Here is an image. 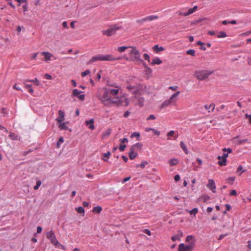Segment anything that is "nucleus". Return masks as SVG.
<instances>
[{"mask_svg": "<svg viewBox=\"0 0 251 251\" xmlns=\"http://www.w3.org/2000/svg\"><path fill=\"white\" fill-rule=\"evenodd\" d=\"M108 86L109 87L104 89L99 94V100L105 105H111L112 104L119 105L121 100L117 96L121 87L116 83L108 84Z\"/></svg>", "mask_w": 251, "mask_h": 251, "instance_id": "nucleus-1", "label": "nucleus"}, {"mask_svg": "<svg viewBox=\"0 0 251 251\" xmlns=\"http://www.w3.org/2000/svg\"><path fill=\"white\" fill-rule=\"evenodd\" d=\"M127 89L130 91L134 95V98H138V96H141L146 93V86L143 84H138L134 86L130 85L126 86Z\"/></svg>", "mask_w": 251, "mask_h": 251, "instance_id": "nucleus-2", "label": "nucleus"}, {"mask_svg": "<svg viewBox=\"0 0 251 251\" xmlns=\"http://www.w3.org/2000/svg\"><path fill=\"white\" fill-rule=\"evenodd\" d=\"M120 58H115L111 54H98L92 57L88 62L87 64H90L94 62L98 61H112L120 59Z\"/></svg>", "mask_w": 251, "mask_h": 251, "instance_id": "nucleus-3", "label": "nucleus"}, {"mask_svg": "<svg viewBox=\"0 0 251 251\" xmlns=\"http://www.w3.org/2000/svg\"><path fill=\"white\" fill-rule=\"evenodd\" d=\"M129 48H130V50L129 52V60L137 63L143 62L141 58V55L138 50L133 47H130Z\"/></svg>", "mask_w": 251, "mask_h": 251, "instance_id": "nucleus-4", "label": "nucleus"}, {"mask_svg": "<svg viewBox=\"0 0 251 251\" xmlns=\"http://www.w3.org/2000/svg\"><path fill=\"white\" fill-rule=\"evenodd\" d=\"M213 72L210 70H197L195 72L194 75L200 81H202L207 78Z\"/></svg>", "mask_w": 251, "mask_h": 251, "instance_id": "nucleus-5", "label": "nucleus"}, {"mask_svg": "<svg viewBox=\"0 0 251 251\" xmlns=\"http://www.w3.org/2000/svg\"><path fill=\"white\" fill-rule=\"evenodd\" d=\"M195 241L191 242L188 245H186L183 243L179 245L178 251H192L195 246Z\"/></svg>", "mask_w": 251, "mask_h": 251, "instance_id": "nucleus-6", "label": "nucleus"}, {"mask_svg": "<svg viewBox=\"0 0 251 251\" xmlns=\"http://www.w3.org/2000/svg\"><path fill=\"white\" fill-rule=\"evenodd\" d=\"M47 238L49 239L50 242L55 246H57L58 241L56 239L54 233L52 230H50L47 233Z\"/></svg>", "mask_w": 251, "mask_h": 251, "instance_id": "nucleus-7", "label": "nucleus"}, {"mask_svg": "<svg viewBox=\"0 0 251 251\" xmlns=\"http://www.w3.org/2000/svg\"><path fill=\"white\" fill-rule=\"evenodd\" d=\"M119 29L118 27H112L106 30H103L102 32L103 34L108 36H111L115 34L116 31Z\"/></svg>", "mask_w": 251, "mask_h": 251, "instance_id": "nucleus-8", "label": "nucleus"}, {"mask_svg": "<svg viewBox=\"0 0 251 251\" xmlns=\"http://www.w3.org/2000/svg\"><path fill=\"white\" fill-rule=\"evenodd\" d=\"M197 6H195L193 8L189 9L187 12H184L182 11H179L177 12V13L179 16H187L195 12L197 10Z\"/></svg>", "mask_w": 251, "mask_h": 251, "instance_id": "nucleus-9", "label": "nucleus"}, {"mask_svg": "<svg viewBox=\"0 0 251 251\" xmlns=\"http://www.w3.org/2000/svg\"><path fill=\"white\" fill-rule=\"evenodd\" d=\"M42 55L44 56V60L46 62H49L51 60V58H53L54 60L56 59V58L54 55L48 51H43L41 52Z\"/></svg>", "mask_w": 251, "mask_h": 251, "instance_id": "nucleus-10", "label": "nucleus"}, {"mask_svg": "<svg viewBox=\"0 0 251 251\" xmlns=\"http://www.w3.org/2000/svg\"><path fill=\"white\" fill-rule=\"evenodd\" d=\"M82 92L77 89H74L73 91L72 96L77 97L81 100H83L85 98L84 95H80Z\"/></svg>", "mask_w": 251, "mask_h": 251, "instance_id": "nucleus-11", "label": "nucleus"}, {"mask_svg": "<svg viewBox=\"0 0 251 251\" xmlns=\"http://www.w3.org/2000/svg\"><path fill=\"white\" fill-rule=\"evenodd\" d=\"M207 187L210 189L212 192L215 193L216 191V185L215 182L213 179H210L208 180V183L207 185Z\"/></svg>", "mask_w": 251, "mask_h": 251, "instance_id": "nucleus-12", "label": "nucleus"}, {"mask_svg": "<svg viewBox=\"0 0 251 251\" xmlns=\"http://www.w3.org/2000/svg\"><path fill=\"white\" fill-rule=\"evenodd\" d=\"M180 92L177 91L176 93L173 94L170 98L168 100L170 104L176 102L177 100L176 98L179 95Z\"/></svg>", "mask_w": 251, "mask_h": 251, "instance_id": "nucleus-13", "label": "nucleus"}, {"mask_svg": "<svg viewBox=\"0 0 251 251\" xmlns=\"http://www.w3.org/2000/svg\"><path fill=\"white\" fill-rule=\"evenodd\" d=\"M58 113V117L56 119V120L58 123H61L62 121L64 120L65 113L62 110H59Z\"/></svg>", "mask_w": 251, "mask_h": 251, "instance_id": "nucleus-14", "label": "nucleus"}, {"mask_svg": "<svg viewBox=\"0 0 251 251\" xmlns=\"http://www.w3.org/2000/svg\"><path fill=\"white\" fill-rule=\"evenodd\" d=\"M94 124V120L93 119H91V120H90L89 121H85L86 125L88 126V128L92 130H94L95 128Z\"/></svg>", "mask_w": 251, "mask_h": 251, "instance_id": "nucleus-15", "label": "nucleus"}, {"mask_svg": "<svg viewBox=\"0 0 251 251\" xmlns=\"http://www.w3.org/2000/svg\"><path fill=\"white\" fill-rule=\"evenodd\" d=\"M215 104L214 103H211L210 105L205 104L204 105V108L206 109L208 112L213 111L215 109Z\"/></svg>", "mask_w": 251, "mask_h": 251, "instance_id": "nucleus-16", "label": "nucleus"}, {"mask_svg": "<svg viewBox=\"0 0 251 251\" xmlns=\"http://www.w3.org/2000/svg\"><path fill=\"white\" fill-rule=\"evenodd\" d=\"M134 150H133V148L130 149V151L129 152V157L131 160L134 159L137 156V153L135 152Z\"/></svg>", "mask_w": 251, "mask_h": 251, "instance_id": "nucleus-17", "label": "nucleus"}, {"mask_svg": "<svg viewBox=\"0 0 251 251\" xmlns=\"http://www.w3.org/2000/svg\"><path fill=\"white\" fill-rule=\"evenodd\" d=\"M137 100V104L142 107L144 105L145 100L143 98L141 97L140 96H138V98H134Z\"/></svg>", "mask_w": 251, "mask_h": 251, "instance_id": "nucleus-18", "label": "nucleus"}, {"mask_svg": "<svg viewBox=\"0 0 251 251\" xmlns=\"http://www.w3.org/2000/svg\"><path fill=\"white\" fill-rule=\"evenodd\" d=\"M239 136H237L236 137H235L234 138H233V140H235V143L237 144V145H241L243 143H246V142H247L248 140V139H243V140H236L238 138Z\"/></svg>", "mask_w": 251, "mask_h": 251, "instance_id": "nucleus-19", "label": "nucleus"}, {"mask_svg": "<svg viewBox=\"0 0 251 251\" xmlns=\"http://www.w3.org/2000/svg\"><path fill=\"white\" fill-rule=\"evenodd\" d=\"M9 137L12 140H19L20 139V137L13 132H10L9 133Z\"/></svg>", "mask_w": 251, "mask_h": 251, "instance_id": "nucleus-20", "label": "nucleus"}, {"mask_svg": "<svg viewBox=\"0 0 251 251\" xmlns=\"http://www.w3.org/2000/svg\"><path fill=\"white\" fill-rule=\"evenodd\" d=\"M120 99L121 100V102L119 104H122L126 106H127L129 105V100L127 98H124L123 100H122V98H120Z\"/></svg>", "mask_w": 251, "mask_h": 251, "instance_id": "nucleus-21", "label": "nucleus"}, {"mask_svg": "<svg viewBox=\"0 0 251 251\" xmlns=\"http://www.w3.org/2000/svg\"><path fill=\"white\" fill-rule=\"evenodd\" d=\"M142 144L141 143H137L134 145H133L130 148H133V150H140L142 147Z\"/></svg>", "mask_w": 251, "mask_h": 251, "instance_id": "nucleus-22", "label": "nucleus"}, {"mask_svg": "<svg viewBox=\"0 0 251 251\" xmlns=\"http://www.w3.org/2000/svg\"><path fill=\"white\" fill-rule=\"evenodd\" d=\"M178 163V161L176 158L170 159L169 160V163L170 166H174L176 165Z\"/></svg>", "mask_w": 251, "mask_h": 251, "instance_id": "nucleus-23", "label": "nucleus"}, {"mask_svg": "<svg viewBox=\"0 0 251 251\" xmlns=\"http://www.w3.org/2000/svg\"><path fill=\"white\" fill-rule=\"evenodd\" d=\"M216 36L218 38H225V37H226L227 36V35H226V33L225 32H224V31L218 32L217 31V33L216 34Z\"/></svg>", "mask_w": 251, "mask_h": 251, "instance_id": "nucleus-24", "label": "nucleus"}, {"mask_svg": "<svg viewBox=\"0 0 251 251\" xmlns=\"http://www.w3.org/2000/svg\"><path fill=\"white\" fill-rule=\"evenodd\" d=\"M60 124L58 125V127L60 130H67L68 129V127L66 126V123H59Z\"/></svg>", "mask_w": 251, "mask_h": 251, "instance_id": "nucleus-25", "label": "nucleus"}, {"mask_svg": "<svg viewBox=\"0 0 251 251\" xmlns=\"http://www.w3.org/2000/svg\"><path fill=\"white\" fill-rule=\"evenodd\" d=\"M153 50L156 52L158 53L161 51L164 50V49L162 47H159L158 45H155L153 47Z\"/></svg>", "mask_w": 251, "mask_h": 251, "instance_id": "nucleus-26", "label": "nucleus"}, {"mask_svg": "<svg viewBox=\"0 0 251 251\" xmlns=\"http://www.w3.org/2000/svg\"><path fill=\"white\" fill-rule=\"evenodd\" d=\"M147 21H151L154 20H156L158 18V16L157 15H151L146 17Z\"/></svg>", "mask_w": 251, "mask_h": 251, "instance_id": "nucleus-27", "label": "nucleus"}, {"mask_svg": "<svg viewBox=\"0 0 251 251\" xmlns=\"http://www.w3.org/2000/svg\"><path fill=\"white\" fill-rule=\"evenodd\" d=\"M162 62V61L158 57H156L155 58L152 60V62H151V64L152 65H159L161 64Z\"/></svg>", "mask_w": 251, "mask_h": 251, "instance_id": "nucleus-28", "label": "nucleus"}, {"mask_svg": "<svg viewBox=\"0 0 251 251\" xmlns=\"http://www.w3.org/2000/svg\"><path fill=\"white\" fill-rule=\"evenodd\" d=\"M102 210L101 207L100 206H95L93 209V212L95 213H100Z\"/></svg>", "mask_w": 251, "mask_h": 251, "instance_id": "nucleus-29", "label": "nucleus"}, {"mask_svg": "<svg viewBox=\"0 0 251 251\" xmlns=\"http://www.w3.org/2000/svg\"><path fill=\"white\" fill-rule=\"evenodd\" d=\"M111 132V129H108L102 133V137L103 138H104L105 137H107L109 136Z\"/></svg>", "mask_w": 251, "mask_h": 251, "instance_id": "nucleus-30", "label": "nucleus"}, {"mask_svg": "<svg viewBox=\"0 0 251 251\" xmlns=\"http://www.w3.org/2000/svg\"><path fill=\"white\" fill-rule=\"evenodd\" d=\"M111 155V152L110 151H107L106 153H105L103 154V158H102L103 160L104 161H107V159Z\"/></svg>", "mask_w": 251, "mask_h": 251, "instance_id": "nucleus-31", "label": "nucleus"}, {"mask_svg": "<svg viewBox=\"0 0 251 251\" xmlns=\"http://www.w3.org/2000/svg\"><path fill=\"white\" fill-rule=\"evenodd\" d=\"M171 104L168 100H165L160 105V108L162 109L165 107H167Z\"/></svg>", "mask_w": 251, "mask_h": 251, "instance_id": "nucleus-32", "label": "nucleus"}, {"mask_svg": "<svg viewBox=\"0 0 251 251\" xmlns=\"http://www.w3.org/2000/svg\"><path fill=\"white\" fill-rule=\"evenodd\" d=\"M180 147L182 148L183 151L185 152V153H188V150L186 148L185 144L183 142H181L180 144Z\"/></svg>", "mask_w": 251, "mask_h": 251, "instance_id": "nucleus-33", "label": "nucleus"}, {"mask_svg": "<svg viewBox=\"0 0 251 251\" xmlns=\"http://www.w3.org/2000/svg\"><path fill=\"white\" fill-rule=\"evenodd\" d=\"M26 81L34 82L36 85H39L41 84L39 80L37 78H35L34 79H26Z\"/></svg>", "mask_w": 251, "mask_h": 251, "instance_id": "nucleus-34", "label": "nucleus"}, {"mask_svg": "<svg viewBox=\"0 0 251 251\" xmlns=\"http://www.w3.org/2000/svg\"><path fill=\"white\" fill-rule=\"evenodd\" d=\"M226 159L225 158H222V160H219L218 162V164L221 166H226Z\"/></svg>", "mask_w": 251, "mask_h": 251, "instance_id": "nucleus-35", "label": "nucleus"}, {"mask_svg": "<svg viewBox=\"0 0 251 251\" xmlns=\"http://www.w3.org/2000/svg\"><path fill=\"white\" fill-rule=\"evenodd\" d=\"M130 47H125V46H123V47H118V49H117V50L120 52H124L126 50V49H127V48H129Z\"/></svg>", "mask_w": 251, "mask_h": 251, "instance_id": "nucleus-36", "label": "nucleus"}, {"mask_svg": "<svg viewBox=\"0 0 251 251\" xmlns=\"http://www.w3.org/2000/svg\"><path fill=\"white\" fill-rule=\"evenodd\" d=\"M75 210L78 213H84V209L82 207L79 206L78 207H77L75 208Z\"/></svg>", "mask_w": 251, "mask_h": 251, "instance_id": "nucleus-37", "label": "nucleus"}, {"mask_svg": "<svg viewBox=\"0 0 251 251\" xmlns=\"http://www.w3.org/2000/svg\"><path fill=\"white\" fill-rule=\"evenodd\" d=\"M235 177L234 176L229 177L227 179V182L230 184H232L234 181Z\"/></svg>", "mask_w": 251, "mask_h": 251, "instance_id": "nucleus-38", "label": "nucleus"}, {"mask_svg": "<svg viewBox=\"0 0 251 251\" xmlns=\"http://www.w3.org/2000/svg\"><path fill=\"white\" fill-rule=\"evenodd\" d=\"M148 162L147 161H143L140 164L137 165L136 166L137 167H141L142 168H144L146 167V166L148 164Z\"/></svg>", "mask_w": 251, "mask_h": 251, "instance_id": "nucleus-39", "label": "nucleus"}, {"mask_svg": "<svg viewBox=\"0 0 251 251\" xmlns=\"http://www.w3.org/2000/svg\"><path fill=\"white\" fill-rule=\"evenodd\" d=\"M0 112L3 116H5L8 114V110L5 108H2L1 109Z\"/></svg>", "mask_w": 251, "mask_h": 251, "instance_id": "nucleus-40", "label": "nucleus"}, {"mask_svg": "<svg viewBox=\"0 0 251 251\" xmlns=\"http://www.w3.org/2000/svg\"><path fill=\"white\" fill-rule=\"evenodd\" d=\"M186 53L187 54L191 55L192 56H195V50L192 49H190L186 51Z\"/></svg>", "mask_w": 251, "mask_h": 251, "instance_id": "nucleus-41", "label": "nucleus"}, {"mask_svg": "<svg viewBox=\"0 0 251 251\" xmlns=\"http://www.w3.org/2000/svg\"><path fill=\"white\" fill-rule=\"evenodd\" d=\"M194 239V237L192 235H188L185 239L186 242H190L191 241L193 240Z\"/></svg>", "mask_w": 251, "mask_h": 251, "instance_id": "nucleus-42", "label": "nucleus"}, {"mask_svg": "<svg viewBox=\"0 0 251 251\" xmlns=\"http://www.w3.org/2000/svg\"><path fill=\"white\" fill-rule=\"evenodd\" d=\"M145 22H147L146 17L136 20V23L139 24H142Z\"/></svg>", "mask_w": 251, "mask_h": 251, "instance_id": "nucleus-43", "label": "nucleus"}, {"mask_svg": "<svg viewBox=\"0 0 251 251\" xmlns=\"http://www.w3.org/2000/svg\"><path fill=\"white\" fill-rule=\"evenodd\" d=\"M171 239L173 241H176V240H180V236H179L178 234H176L175 236H173L171 238Z\"/></svg>", "mask_w": 251, "mask_h": 251, "instance_id": "nucleus-44", "label": "nucleus"}, {"mask_svg": "<svg viewBox=\"0 0 251 251\" xmlns=\"http://www.w3.org/2000/svg\"><path fill=\"white\" fill-rule=\"evenodd\" d=\"M136 137L137 138V140H139V138L140 137V133H138V132H133L132 133L131 135V137Z\"/></svg>", "mask_w": 251, "mask_h": 251, "instance_id": "nucleus-45", "label": "nucleus"}, {"mask_svg": "<svg viewBox=\"0 0 251 251\" xmlns=\"http://www.w3.org/2000/svg\"><path fill=\"white\" fill-rule=\"evenodd\" d=\"M198 212V209L197 208H195L193 209L192 210H191L189 213L190 214L192 215H196Z\"/></svg>", "mask_w": 251, "mask_h": 251, "instance_id": "nucleus-46", "label": "nucleus"}, {"mask_svg": "<svg viewBox=\"0 0 251 251\" xmlns=\"http://www.w3.org/2000/svg\"><path fill=\"white\" fill-rule=\"evenodd\" d=\"M41 184V182L40 180H38L36 182V185L34 187V189L35 190H37L39 189V187L40 186Z\"/></svg>", "mask_w": 251, "mask_h": 251, "instance_id": "nucleus-47", "label": "nucleus"}, {"mask_svg": "<svg viewBox=\"0 0 251 251\" xmlns=\"http://www.w3.org/2000/svg\"><path fill=\"white\" fill-rule=\"evenodd\" d=\"M175 132L174 130H171L170 132H169L167 133V136H168V137L173 136L175 135ZM169 139H170V138L168 137V140H169Z\"/></svg>", "mask_w": 251, "mask_h": 251, "instance_id": "nucleus-48", "label": "nucleus"}, {"mask_svg": "<svg viewBox=\"0 0 251 251\" xmlns=\"http://www.w3.org/2000/svg\"><path fill=\"white\" fill-rule=\"evenodd\" d=\"M90 73V71L87 70H86L84 72H82L81 73V76L82 77H84L86 75H87L89 74Z\"/></svg>", "mask_w": 251, "mask_h": 251, "instance_id": "nucleus-49", "label": "nucleus"}, {"mask_svg": "<svg viewBox=\"0 0 251 251\" xmlns=\"http://www.w3.org/2000/svg\"><path fill=\"white\" fill-rule=\"evenodd\" d=\"M242 170H243V167H242V166H241V165H240V166L238 167L237 170V172H240V171H242V172L239 174V176H240V175L242 174V173L243 172H244L245 171V170H243V171H242Z\"/></svg>", "mask_w": 251, "mask_h": 251, "instance_id": "nucleus-50", "label": "nucleus"}, {"mask_svg": "<svg viewBox=\"0 0 251 251\" xmlns=\"http://www.w3.org/2000/svg\"><path fill=\"white\" fill-rule=\"evenodd\" d=\"M217 33V31H208V32H207V34L208 35H211V36H213V35H216L217 34L216 33Z\"/></svg>", "mask_w": 251, "mask_h": 251, "instance_id": "nucleus-51", "label": "nucleus"}, {"mask_svg": "<svg viewBox=\"0 0 251 251\" xmlns=\"http://www.w3.org/2000/svg\"><path fill=\"white\" fill-rule=\"evenodd\" d=\"M144 58L146 60H147L148 62H150V56L147 53H145L143 55Z\"/></svg>", "mask_w": 251, "mask_h": 251, "instance_id": "nucleus-52", "label": "nucleus"}, {"mask_svg": "<svg viewBox=\"0 0 251 251\" xmlns=\"http://www.w3.org/2000/svg\"><path fill=\"white\" fill-rule=\"evenodd\" d=\"M126 147V146L125 145H121L119 149L121 151H123L125 150Z\"/></svg>", "mask_w": 251, "mask_h": 251, "instance_id": "nucleus-53", "label": "nucleus"}, {"mask_svg": "<svg viewBox=\"0 0 251 251\" xmlns=\"http://www.w3.org/2000/svg\"><path fill=\"white\" fill-rule=\"evenodd\" d=\"M24 12H26L28 11L27 3L22 6Z\"/></svg>", "mask_w": 251, "mask_h": 251, "instance_id": "nucleus-54", "label": "nucleus"}, {"mask_svg": "<svg viewBox=\"0 0 251 251\" xmlns=\"http://www.w3.org/2000/svg\"><path fill=\"white\" fill-rule=\"evenodd\" d=\"M44 77L47 79H52V76L51 75H50V74H45L44 75Z\"/></svg>", "mask_w": 251, "mask_h": 251, "instance_id": "nucleus-55", "label": "nucleus"}, {"mask_svg": "<svg viewBox=\"0 0 251 251\" xmlns=\"http://www.w3.org/2000/svg\"><path fill=\"white\" fill-rule=\"evenodd\" d=\"M144 232L147 234V235L151 236V232L149 229H145L144 230Z\"/></svg>", "mask_w": 251, "mask_h": 251, "instance_id": "nucleus-56", "label": "nucleus"}, {"mask_svg": "<svg viewBox=\"0 0 251 251\" xmlns=\"http://www.w3.org/2000/svg\"><path fill=\"white\" fill-rule=\"evenodd\" d=\"M223 151L224 152L226 151H227L228 152V153H231L232 151V150L230 148H227V149L224 148L223 149Z\"/></svg>", "mask_w": 251, "mask_h": 251, "instance_id": "nucleus-57", "label": "nucleus"}, {"mask_svg": "<svg viewBox=\"0 0 251 251\" xmlns=\"http://www.w3.org/2000/svg\"><path fill=\"white\" fill-rule=\"evenodd\" d=\"M28 81H26V80H24V83L25 84V88H28L31 87V85L28 84L26 83Z\"/></svg>", "mask_w": 251, "mask_h": 251, "instance_id": "nucleus-58", "label": "nucleus"}, {"mask_svg": "<svg viewBox=\"0 0 251 251\" xmlns=\"http://www.w3.org/2000/svg\"><path fill=\"white\" fill-rule=\"evenodd\" d=\"M121 143H125L128 142V140L126 138H124L120 140Z\"/></svg>", "mask_w": 251, "mask_h": 251, "instance_id": "nucleus-59", "label": "nucleus"}, {"mask_svg": "<svg viewBox=\"0 0 251 251\" xmlns=\"http://www.w3.org/2000/svg\"><path fill=\"white\" fill-rule=\"evenodd\" d=\"M177 88V86H170L169 87V89L171 90L172 91H176Z\"/></svg>", "mask_w": 251, "mask_h": 251, "instance_id": "nucleus-60", "label": "nucleus"}, {"mask_svg": "<svg viewBox=\"0 0 251 251\" xmlns=\"http://www.w3.org/2000/svg\"><path fill=\"white\" fill-rule=\"evenodd\" d=\"M245 116L246 118L249 119V123L251 124V115H249L248 114H246Z\"/></svg>", "mask_w": 251, "mask_h": 251, "instance_id": "nucleus-61", "label": "nucleus"}, {"mask_svg": "<svg viewBox=\"0 0 251 251\" xmlns=\"http://www.w3.org/2000/svg\"><path fill=\"white\" fill-rule=\"evenodd\" d=\"M155 117L153 115H151L147 119V120H154L155 119Z\"/></svg>", "mask_w": 251, "mask_h": 251, "instance_id": "nucleus-62", "label": "nucleus"}, {"mask_svg": "<svg viewBox=\"0 0 251 251\" xmlns=\"http://www.w3.org/2000/svg\"><path fill=\"white\" fill-rule=\"evenodd\" d=\"M230 195L231 196H236L237 195V192L235 190H232L231 191Z\"/></svg>", "mask_w": 251, "mask_h": 251, "instance_id": "nucleus-63", "label": "nucleus"}, {"mask_svg": "<svg viewBox=\"0 0 251 251\" xmlns=\"http://www.w3.org/2000/svg\"><path fill=\"white\" fill-rule=\"evenodd\" d=\"M37 54H38V53H33L31 57V59H32V60L35 59L37 57Z\"/></svg>", "mask_w": 251, "mask_h": 251, "instance_id": "nucleus-64", "label": "nucleus"}]
</instances>
